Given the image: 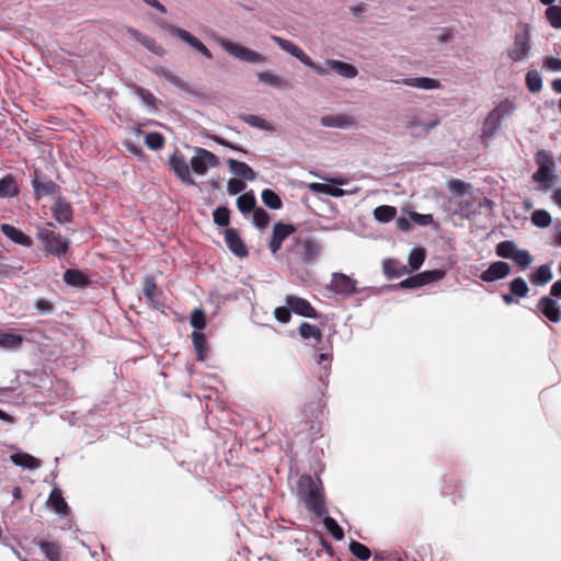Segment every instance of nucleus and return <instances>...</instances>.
Instances as JSON below:
<instances>
[{
    "label": "nucleus",
    "instance_id": "obj_17",
    "mask_svg": "<svg viewBox=\"0 0 561 561\" xmlns=\"http://www.w3.org/2000/svg\"><path fill=\"white\" fill-rule=\"evenodd\" d=\"M272 39L285 51L290 54L291 56L296 57L299 61H301L304 65L311 64V58L296 44L293 42L282 38L276 35H272Z\"/></svg>",
    "mask_w": 561,
    "mask_h": 561
},
{
    "label": "nucleus",
    "instance_id": "obj_50",
    "mask_svg": "<svg viewBox=\"0 0 561 561\" xmlns=\"http://www.w3.org/2000/svg\"><path fill=\"white\" fill-rule=\"evenodd\" d=\"M270 219V215L263 208H256L253 210V222L259 229L266 228Z\"/></svg>",
    "mask_w": 561,
    "mask_h": 561
},
{
    "label": "nucleus",
    "instance_id": "obj_63",
    "mask_svg": "<svg viewBox=\"0 0 561 561\" xmlns=\"http://www.w3.org/2000/svg\"><path fill=\"white\" fill-rule=\"evenodd\" d=\"M545 67L553 71H561V60L554 57H547L543 61Z\"/></svg>",
    "mask_w": 561,
    "mask_h": 561
},
{
    "label": "nucleus",
    "instance_id": "obj_12",
    "mask_svg": "<svg viewBox=\"0 0 561 561\" xmlns=\"http://www.w3.org/2000/svg\"><path fill=\"white\" fill-rule=\"evenodd\" d=\"M225 242L228 247V249L238 257L242 259L248 256L249 251L241 239L240 234L238 233L237 229L234 228H227L225 230Z\"/></svg>",
    "mask_w": 561,
    "mask_h": 561
},
{
    "label": "nucleus",
    "instance_id": "obj_15",
    "mask_svg": "<svg viewBox=\"0 0 561 561\" xmlns=\"http://www.w3.org/2000/svg\"><path fill=\"white\" fill-rule=\"evenodd\" d=\"M530 49L529 36L527 32L517 33L514 38V47L508 50V56L514 61L525 58Z\"/></svg>",
    "mask_w": 561,
    "mask_h": 561
},
{
    "label": "nucleus",
    "instance_id": "obj_59",
    "mask_svg": "<svg viewBox=\"0 0 561 561\" xmlns=\"http://www.w3.org/2000/svg\"><path fill=\"white\" fill-rule=\"evenodd\" d=\"M536 162L539 167L548 165L549 168L553 167L552 158L550 153L546 150H540L536 154Z\"/></svg>",
    "mask_w": 561,
    "mask_h": 561
},
{
    "label": "nucleus",
    "instance_id": "obj_20",
    "mask_svg": "<svg viewBox=\"0 0 561 561\" xmlns=\"http://www.w3.org/2000/svg\"><path fill=\"white\" fill-rule=\"evenodd\" d=\"M321 125L325 127L347 128L355 125L352 116L346 114L324 115L321 117Z\"/></svg>",
    "mask_w": 561,
    "mask_h": 561
},
{
    "label": "nucleus",
    "instance_id": "obj_11",
    "mask_svg": "<svg viewBox=\"0 0 561 561\" xmlns=\"http://www.w3.org/2000/svg\"><path fill=\"white\" fill-rule=\"evenodd\" d=\"M169 165L183 183L195 185V181L191 176L190 167L182 154L173 153L169 159Z\"/></svg>",
    "mask_w": 561,
    "mask_h": 561
},
{
    "label": "nucleus",
    "instance_id": "obj_39",
    "mask_svg": "<svg viewBox=\"0 0 561 561\" xmlns=\"http://www.w3.org/2000/svg\"><path fill=\"white\" fill-rule=\"evenodd\" d=\"M511 293L519 298H524L528 295L529 287L524 278L516 277L510 283Z\"/></svg>",
    "mask_w": 561,
    "mask_h": 561
},
{
    "label": "nucleus",
    "instance_id": "obj_41",
    "mask_svg": "<svg viewBox=\"0 0 561 561\" xmlns=\"http://www.w3.org/2000/svg\"><path fill=\"white\" fill-rule=\"evenodd\" d=\"M142 293L148 301L153 302L158 297L159 289L153 277H146L142 285Z\"/></svg>",
    "mask_w": 561,
    "mask_h": 561
},
{
    "label": "nucleus",
    "instance_id": "obj_7",
    "mask_svg": "<svg viewBox=\"0 0 561 561\" xmlns=\"http://www.w3.org/2000/svg\"><path fill=\"white\" fill-rule=\"evenodd\" d=\"M164 28L173 36L179 37L186 44H188L191 47H193L195 50L201 53L203 56H205L207 59H213L211 51L194 35H192L190 32H187L184 28H181L179 26H174L171 24H165Z\"/></svg>",
    "mask_w": 561,
    "mask_h": 561
},
{
    "label": "nucleus",
    "instance_id": "obj_38",
    "mask_svg": "<svg viewBox=\"0 0 561 561\" xmlns=\"http://www.w3.org/2000/svg\"><path fill=\"white\" fill-rule=\"evenodd\" d=\"M531 222L539 228H547L551 225L552 218L545 209H537L531 214Z\"/></svg>",
    "mask_w": 561,
    "mask_h": 561
},
{
    "label": "nucleus",
    "instance_id": "obj_49",
    "mask_svg": "<svg viewBox=\"0 0 561 561\" xmlns=\"http://www.w3.org/2000/svg\"><path fill=\"white\" fill-rule=\"evenodd\" d=\"M512 260L523 270L527 268L533 262L530 253L520 249L515 252Z\"/></svg>",
    "mask_w": 561,
    "mask_h": 561
},
{
    "label": "nucleus",
    "instance_id": "obj_58",
    "mask_svg": "<svg viewBox=\"0 0 561 561\" xmlns=\"http://www.w3.org/2000/svg\"><path fill=\"white\" fill-rule=\"evenodd\" d=\"M448 188L450 192H453L454 194L456 195H463L466 193V190H467V184L460 180H450L448 181V184H447Z\"/></svg>",
    "mask_w": 561,
    "mask_h": 561
},
{
    "label": "nucleus",
    "instance_id": "obj_57",
    "mask_svg": "<svg viewBox=\"0 0 561 561\" xmlns=\"http://www.w3.org/2000/svg\"><path fill=\"white\" fill-rule=\"evenodd\" d=\"M245 188V183L239 179H230L227 183V190L230 195H236Z\"/></svg>",
    "mask_w": 561,
    "mask_h": 561
},
{
    "label": "nucleus",
    "instance_id": "obj_40",
    "mask_svg": "<svg viewBox=\"0 0 561 561\" xmlns=\"http://www.w3.org/2000/svg\"><path fill=\"white\" fill-rule=\"evenodd\" d=\"M526 85L533 93H537L542 88V79L537 70H530L526 75Z\"/></svg>",
    "mask_w": 561,
    "mask_h": 561
},
{
    "label": "nucleus",
    "instance_id": "obj_8",
    "mask_svg": "<svg viewBox=\"0 0 561 561\" xmlns=\"http://www.w3.org/2000/svg\"><path fill=\"white\" fill-rule=\"evenodd\" d=\"M218 163V157L204 148H197L195 156L191 159L193 171L199 175H204L208 168L217 167Z\"/></svg>",
    "mask_w": 561,
    "mask_h": 561
},
{
    "label": "nucleus",
    "instance_id": "obj_21",
    "mask_svg": "<svg viewBox=\"0 0 561 561\" xmlns=\"http://www.w3.org/2000/svg\"><path fill=\"white\" fill-rule=\"evenodd\" d=\"M20 194V187L12 174H7L0 180V198H12Z\"/></svg>",
    "mask_w": 561,
    "mask_h": 561
},
{
    "label": "nucleus",
    "instance_id": "obj_46",
    "mask_svg": "<svg viewBox=\"0 0 561 561\" xmlns=\"http://www.w3.org/2000/svg\"><path fill=\"white\" fill-rule=\"evenodd\" d=\"M382 266L388 277H399L405 272L404 266H397V262L390 259L385 260Z\"/></svg>",
    "mask_w": 561,
    "mask_h": 561
},
{
    "label": "nucleus",
    "instance_id": "obj_9",
    "mask_svg": "<svg viewBox=\"0 0 561 561\" xmlns=\"http://www.w3.org/2000/svg\"><path fill=\"white\" fill-rule=\"evenodd\" d=\"M286 305L291 311L300 317L318 319L319 313L316 308L305 298L287 295L285 298Z\"/></svg>",
    "mask_w": 561,
    "mask_h": 561
},
{
    "label": "nucleus",
    "instance_id": "obj_53",
    "mask_svg": "<svg viewBox=\"0 0 561 561\" xmlns=\"http://www.w3.org/2000/svg\"><path fill=\"white\" fill-rule=\"evenodd\" d=\"M425 260V253L422 249H414L409 254V265L412 270H419Z\"/></svg>",
    "mask_w": 561,
    "mask_h": 561
},
{
    "label": "nucleus",
    "instance_id": "obj_30",
    "mask_svg": "<svg viewBox=\"0 0 561 561\" xmlns=\"http://www.w3.org/2000/svg\"><path fill=\"white\" fill-rule=\"evenodd\" d=\"M50 506L60 514H66L68 511V505L62 496V492L55 488L48 499Z\"/></svg>",
    "mask_w": 561,
    "mask_h": 561
},
{
    "label": "nucleus",
    "instance_id": "obj_29",
    "mask_svg": "<svg viewBox=\"0 0 561 561\" xmlns=\"http://www.w3.org/2000/svg\"><path fill=\"white\" fill-rule=\"evenodd\" d=\"M298 332L304 340L313 339L317 342H321L322 340V331L320 328L308 322H302L298 328Z\"/></svg>",
    "mask_w": 561,
    "mask_h": 561
},
{
    "label": "nucleus",
    "instance_id": "obj_51",
    "mask_svg": "<svg viewBox=\"0 0 561 561\" xmlns=\"http://www.w3.org/2000/svg\"><path fill=\"white\" fill-rule=\"evenodd\" d=\"M424 276H426V274H422V273H419L416 275L410 276V277L403 279L400 283V286L402 288H419V287H422V286L426 285L424 278H423Z\"/></svg>",
    "mask_w": 561,
    "mask_h": 561
},
{
    "label": "nucleus",
    "instance_id": "obj_18",
    "mask_svg": "<svg viewBox=\"0 0 561 561\" xmlns=\"http://www.w3.org/2000/svg\"><path fill=\"white\" fill-rule=\"evenodd\" d=\"M0 230L7 238H9L16 244H21L26 248H31L33 245V240L31 239V237L25 234L21 230L16 229L12 225L2 224L0 226Z\"/></svg>",
    "mask_w": 561,
    "mask_h": 561
},
{
    "label": "nucleus",
    "instance_id": "obj_16",
    "mask_svg": "<svg viewBox=\"0 0 561 561\" xmlns=\"http://www.w3.org/2000/svg\"><path fill=\"white\" fill-rule=\"evenodd\" d=\"M51 213L56 221H58L61 225L70 222L73 217V211L70 203H68L61 196H58V198L53 204Z\"/></svg>",
    "mask_w": 561,
    "mask_h": 561
},
{
    "label": "nucleus",
    "instance_id": "obj_56",
    "mask_svg": "<svg viewBox=\"0 0 561 561\" xmlns=\"http://www.w3.org/2000/svg\"><path fill=\"white\" fill-rule=\"evenodd\" d=\"M291 309L286 305V307L275 308L274 317L280 323H288L291 319Z\"/></svg>",
    "mask_w": 561,
    "mask_h": 561
},
{
    "label": "nucleus",
    "instance_id": "obj_27",
    "mask_svg": "<svg viewBox=\"0 0 561 561\" xmlns=\"http://www.w3.org/2000/svg\"><path fill=\"white\" fill-rule=\"evenodd\" d=\"M64 280L68 285L77 287H85L89 285L87 275L79 270H67L64 274Z\"/></svg>",
    "mask_w": 561,
    "mask_h": 561
},
{
    "label": "nucleus",
    "instance_id": "obj_55",
    "mask_svg": "<svg viewBox=\"0 0 561 561\" xmlns=\"http://www.w3.org/2000/svg\"><path fill=\"white\" fill-rule=\"evenodd\" d=\"M410 218L419 226H430L434 222V217L431 214H419L416 211H411Z\"/></svg>",
    "mask_w": 561,
    "mask_h": 561
},
{
    "label": "nucleus",
    "instance_id": "obj_6",
    "mask_svg": "<svg viewBox=\"0 0 561 561\" xmlns=\"http://www.w3.org/2000/svg\"><path fill=\"white\" fill-rule=\"evenodd\" d=\"M327 289L345 298L359 293L357 282L344 273H333Z\"/></svg>",
    "mask_w": 561,
    "mask_h": 561
},
{
    "label": "nucleus",
    "instance_id": "obj_61",
    "mask_svg": "<svg viewBox=\"0 0 561 561\" xmlns=\"http://www.w3.org/2000/svg\"><path fill=\"white\" fill-rule=\"evenodd\" d=\"M195 351L206 350V336L199 332H193L192 334Z\"/></svg>",
    "mask_w": 561,
    "mask_h": 561
},
{
    "label": "nucleus",
    "instance_id": "obj_2",
    "mask_svg": "<svg viewBox=\"0 0 561 561\" xmlns=\"http://www.w3.org/2000/svg\"><path fill=\"white\" fill-rule=\"evenodd\" d=\"M297 496L316 517H323L328 513L320 480L316 481L308 474L301 476L297 483Z\"/></svg>",
    "mask_w": 561,
    "mask_h": 561
},
{
    "label": "nucleus",
    "instance_id": "obj_60",
    "mask_svg": "<svg viewBox=\"0 0 561 561\" xmlns=\"http://www.w3.org/2000/svg\"><path fill=\"white\" fill-rule=\"evenodd\" d=\"M35 306L37 311L42 314L50 313L54 310L53 304L45 298L37 299Z\"/></svg>",
    "mask_w": 561,
    "mask_h": 561
},
{
    "label": "nucleus",
    "instance_id": "obj_4",
    "mask_svg": "<svg viewBox=\"0 0 561 561\" xmlns=\"http://www.w3.org/2000/svg\"><path fill=\"white\" fill-rule=\"evenodd\" d=\"M514 111V103L508 99L500 102L485 117L482 127V137H493L500 129L502 121L512 115Z\"/></svg>",
    "mask_w": 561,
    "mask_h": 561
},
{
    "label": "nucleus",
    "instance_id": "obj_14",
    "mask_svg": "<svg viewBox=\"0 0 561 561\" xmlns=\"http://www.w3.org/2000/svg\"><path fill=\"white\" fill-rule=\"evenodd\" d=\"M537 308L551 322L557 323L561 320V308L551 297H541L538 301Z\"/></svg>",
    "mask_w": 561,
    "mask_h": 561
},
{
    "label": "nucleus",
    "instance_id": "obj_32",
    "mask_svg": "<svg viewBox=\"0 0 561 561\" xmlns=\"http://www.w3.org/2000/svg\"><path fill=\"white\" fill-rule=\"evenodd\" d=\"M397 215V208L389 205H381L374 209V217L380 222H389Z\"/></svg>",
    "mask_w": 561,
    "mask_h": 561
},
{
    "label": "nucleus",
    "instance_id": "obj_54",
    "mask_svg": "<svg viewBox=\"0 0 561 561\" xmlns=\"http://www.w3.org/2000/svg\"><path fill=\"white\" fill-rule=\"evenodd\" d=\"M135 92L145 104L153 108L157 107V99L149 90L144 89L141 87H136Z\"/></svg>",
    "mask_w": 561,
    "mask_h": 561
},
{
    "label": "nucleus",
    "instance_id": "obj_13",
    "mask_svg": "<svg viewBox=\"0 0 561 561\" xmlns=\"http://www.w3.org/2000/svg\"><path fill=\"white\" fill-rule=\"evenodd\" d=\"M511 273V267L506 262L496 261L482 272L480 278L483 282L492 283L505 278Z\"/></svg>",
    "mask_w": 561,
    "mask_h": 561
},
{
    "label": "nucleus",
    "instance_id": "obj_31",
    "mask_svg": "<svg viewBox=\"0 0 561 561\" xmlns=\"http://www.w3.org/2000/svg\"><path fill=\"white\" fill-rule=\"evenodd\" d=\"M23 336L15 332H0V346L4 348L19 347Z\"/></svg>",
    "mask_w": 561,
    "mask_h": 561
},
{
    "label": "nucleus",
    "instance_id": "obj_52",
    "mask_svg": "<svg viewBox=\"0 0 561 561\" xmlns=\"http://www.w3.org/2000/svg\"><path fill=\"white\" fill-rule=\"evenodd\" d=\"M191 325L196 330H203L206 327V314L202 309H195L190 319Z\"/></svg>",
    "mask_w": 561,
    "mask_h": 561
},
{
    "label": "nucleus",
    "instance_id": "obj_19",
    "mask_svg": "<svg viewBox=\"0 0 561 561\" xmlns=\"http://www.w3.org/2000/svg\"><path fill=\"white\" fill-rule=\"evenodd\" d=\"M397 84H403L412 88L423 89V90H433L439 89L442 87L440 82L437 79L419 77V78H405L402 80L394 81Z\"/></svg>",
    "mask_w": 561,
    "mask_h": 561
},
{
    "label": "nucleus",
    "instance_id": "obj_34",
    "mask_svg": "<svg viewBox=\"0 0 561 561\" xmlns=\"http://www.w3.org/2000/svg\"><path fill=\"white\" fill-rule=\"evenodd\" d=\"M552 279V273L549 265H540L535 273L531 274L530 280L534 284L545 285Z\"/></svg>",
    "mask_w": 561,
    "mask_h": 561
},
{
    "label": "nucleus",
    "instance_id": "obj_37",
    "mask_svg": "<svg viewBox=\"0 0 561 561\" xmlns=\"http://www.w3.org/2000/svg\"><path fill=\"white\" fill-rule=\"evenodd\" d=\"M518 249L513 241H502L495 247V253L503 259H512Z\"/></svg>",
    "mask_w": 561,
    "mask_h": 561
},
{
    "label": "nucleus",
    "instance_id": "obj_43",
    "mask_svg": "<svg viewBox=\"0 0 561 561\" xmlns=\"http://www.w3.org/2000/svg\"><path fill=\"white\" fill-rule=\"evenodd\" d=\"M546 18L552 27L561 28V7H548L546 10Z\"/></svg>",
    "mask_w": 561,
    "mask_h": 561
},
{
    "label": "nucleus",
    "instance_id": "obj_23",
    "mask_svg": "<svg viewBox=\"0 0 561 561\" xmlns=\"http://www.w3.org/2000/svg\"><path fill=\"white\" fill-rule=\"evenodd\" d=\"M227 163L230 170L239 178L253 181L255 179V172L245 162H241L234 159H228Z\"/></svg>",
    "mask_w": 561,
    "mask_h": 561
},
{
    "label": "nucleus",
    "instance_id": "obj_26",
    "mask_svg": "<svg viewBox=\"0 0 561 561\" xmlns=\"http://www.w3.org/2000/svg\"><path fill=\"white\" fill-rule=\"evenodd\" d=\"M11 461L15 466H20L28 469H37L41 467V461L25 453H15L10 456Z\"/></svg>",
    "mask_w": 561,
    "mask_h": 561
},
{
    "label": "nucleus",
    "instance_id": "obj_48",
    "mask_svg": "<svg viewBox=\"0 0 561 561\" xmlns=\"http://www.w3.org/2000/svg\"><path fill=\"white\" fill-rule=\"evenodd\" d=\"M145 144L152 150L161 149L164 145V138L160 133L151 131L145 137Z\"/></svg>",
    "mask_w": 561,
    "mask_h": 561
},
{
    "label": "nucleus",
    "instance_id": "obj_33",
    "mask_svg": "<svg viewBox=\"0 0 561 561\" xmlns=\"http://www.w3.org/2000/svg\"><path fill=\"white\" fill-rule=\"evenodd\" d=\"M39 548L49 561L60 560V546L57 542L41 541Z\"/></svg>",
    "mask_w": 561,
    "mask_h": 561
},
{
    "label": "nucleus",
    "instance_id": "obj_42",
    "mask_svg": "<svg viewBox=\"0 0 561 561\" xmlns=\"http://www.w3.org/2000/svg\"><path fill=\"white\" fill-rule=\"evenodd\" d=\"M214 222L220 227H227L230 222V210L225 206L217 207L213 211Z\"/></svg>",
    "mask_w": 561,
    "mask_h": 561
},
{
    "label": "nucleus",
    "instance_id": "obj_35",
    "mask_svg": "<svg viewBox=\"0 0 561 561\" xmlns=\"http://www.w3.org/2000/svg\"><path fill=\"white\" fill-rule=\"evenodd\" d=\"M255 203H256V201H255L253 193L249 192V193H244L238 197L237 207L241 213L245 214V213H250V211L254 210Z\"/></svg>",
    "mask_w": 561,
    "mask_h": 561
},
{
    "label": "nucleus",
    "instance_id": "obj_44",
    "mask_svg": "<svg viewBox=\"0 0 561 561\" xmlns=\"http://www.w3.org/2000/svg\"><path fill=\"white\" fill-rule=\"evenodd\" d=\"M323 524L327 528V530L330 533V535L336 539L342 540L344 538L343 529L339 526V524L329 516H325L323 519Z\"/></svg>",
    "mask_w": 561,
    "mask_h": 561
},
{
    "label": "nucleus",
    "instance_id": "obj_3",
    "mask_svg": "<svg viewBox=\"0 0 561 561\" xmlns=\"http://www.w3.org/2000/svg\"><path fill=\"white\" fill-rule=\"evenodd\" d=\"M53 227H55L53 222H47L46 227H38L36 237L47 255L65 256L69 251L70 240L50 229Z\"/></svg>",
    "mask_w": 561,
    "mask_h": 561
},
{
    "label": "nucleus",
    "instance_id": "obj_28",
    "mask_svg": "<svg viewBox=\"0 0 561 561\" xmlns=\"http://www.w3.org/2000/svg\"><path fill=\"white\" fill-rule=\"evenodd\" d=\"M240 118L251 127L266 131H274V126L259 115L242 114L240 115Z\"/></svg>",
    "mask_w": 561,
    "mask_h": 561
},
{
    "label": "nucleus",
    "instance_id": "obj_64",
    "mask_svg": "<svg viewBox=\"0 0 561 561\" xmlns=\"http://www.w3.org/2000/svg\"><path fill=\"white\" fill-rule=\"evenodd\" d=\"M319 365H323L325 371H328V367L332 362V353H319V356L316 358Z\"/></svg>",
    "mask_w": 561,
    "mask_h": 561
},
{
    "label": "nucleus",
    "instance_id": "obj_62",
    "mask_svg": "<svg viewBox=\"0 0 561 561\" xmlns=\"http://www.w3.org/2000/svg\"><path fill=\"white\" fill-rule=\"evenodd\" d=\"M422 274H426V276L423 277L425 280V284H430V283L439 280L444 276V272H442L439 270L425 271V272H422Z\"/></svg>",
    "mask_w": 561,
    "mask_h": 561
},
{
    "label": "nucleus",
    "instance_id": "obj_47",
    "mask_svg": "<svg viewBox=\"0 0 561 561\" xmlns=\"http://www.w3.org/2000/svg\"><path fill=\"white\" fill-rule=\"evenodd\" d=\"M533 179L538 183L549 184L552 182L553 175L552 170L548 165H541L538 170L533 174Z\"/></svg>",
    "mask_w": 561,
    "mask_h": 561
},
{
    "label": "nucleus",
    "instance_id": "obj_24",
    "mask_svg": "<svg viewBox=\"0 0 561 561\" xmlns=\"http://www.w3.org/2000/svg\"><path fill=\"white\" fill-rule=\"evenodd\" d=\"M327 66L340 76L348 79L355 78L358 73L357 69L353 65L335 59H328Z\"/></svg>",
    "mask_w": 561,
    "mask_h": 561
},
{
    "label": "nucleus",
    "instance_id": "obj_1",
    "mask_svg": "<svg viewBox=\"0 0 561 561\" xmlns=\"http://www.w3.org/2000/svg\"><path fill=\"white\" fill-rule=\"evenodd\" d=\"M321 251L322 245L313 236L299 233L286 249V263L291 270L311 265L319 259Z\"/></svg>",
    "mask_w": 561,
    "mask_h": 561
},
{
    "label": "nucleus",
    "instance_id": "obj_5",
    "mask_svg": "<svg viewBox=\"0 0 561 561\" xmlns=\"http://www.w3.org/2000/svg\"><path fill=\"white\" fill-rule=\"evenodd\" d=\"M218 43L229 55L239 60L253 64H262L266 60L265 56L262 54L229 39L220 38Z\"/></svg>",
    "mask_w": 561,
    "mask_h": 561
},
{
    "label": "nucleus",
    "instance_id": "obj_36",
    "mask_svg": "<svg viewBox=\"0 0 561 561\" xmlns=\"http://www.w3.org/2000/svg\"><path fill=\"white\" fill-rule=\"evenodd\" d=\"M262 202L265 206H267L271 209H279L282 208V199L280 197L272 190L265 188L262 192Z\"/></svg>",
    "mask_w": 561,
    "mask_h": 561
},
{
    "label": "nucleus",
    "instance_id": "obj_10",
    "mask_svg": "<svg viewBox=\"0 0 561 561\" xmlns=\"http://www.w3.org/2000/svg\"><path fill=\"white\" fill-rule=\"evenodd\" d=\"M296 231L295 226L291 224L276 222L273 226L272 239L268 249L273 254H276L280 249L283 242Z\"/></svg>",
    "mask_w": 561,
    "mask_h": 561
},
{
    "label": "nucleus",
    "instance_id": "obj_45",
    "mask_svg": "<svg viewBox=\"0 0 561 561\" xmlns=\"http://www.w3.org/2000/svg\"><path fill=\"white\" fill-rule=\"evenodd\" d=\"M350 551L360 561H366L370 557V550L358 541H352L350 543Z\"/></svg>",
    "mask_w": 561,
    "mask_h": 561
},
{
    "label": "nucleus",
    "instance_id": "obj_22",
    "mask_svg": "<svg viewBox=\"0 0 561 561\" xmlns=\"http://www.w3.org/2000/svg\"><path fill=\"white\" fill-rule=\"evenodd\" d=\"M32 186L34 188V195L36 199H41L43 196L54 194L58 191V185L48 180L41 181L37 176L32 180Z\"/></svg>",
    "mask_w": 561,
    "mask_h": 561
},
{
    "label": "nucleus",
    "instance_id": "obj_25",
    "mask_svg": "<svg viewBox=\"0 0 561 561\" xmlns=\"http://www.w3.org/2000/svg\"><path fill=\"white\" fill-rule=\"evenodd\" d=\"M259 80L261 82H264L271 87L277 88V89H290L291 83L289 80L284 79L277 75H274L270 71H263L259 73Z\"/></svg>",
    "mask_w": 561,
    "mask_h": 561
}]
</instances>
